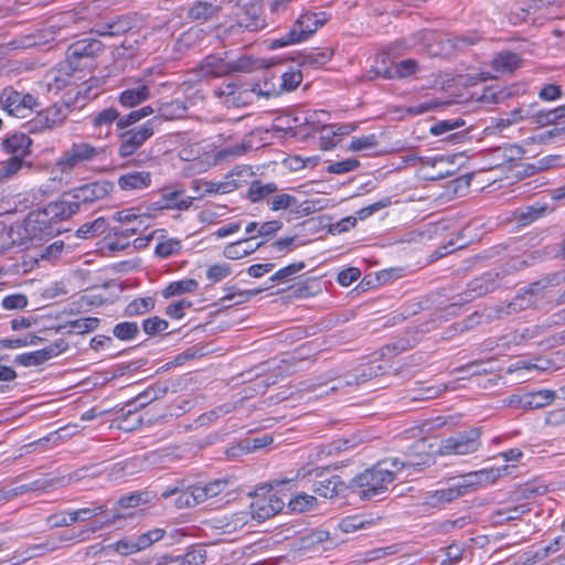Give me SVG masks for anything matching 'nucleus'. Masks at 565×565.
<instances>
[{
    "label": "nucleus",
    "instance_id": "69168bd1",
    "mask_svg": "<svg viewBox=\"0 0 565 565\" xmlns=\"http://www.w3.org/2000/svg\"><path fill=\"white\" fill-rule=\"evenodd\" d=\"M377 146V138L375 135H367L362 137H354L351 140L349 150L351 151H365L374 149Z\"/></svg>",
    "mask_w": 565,
    "mask_h": 565
},
{
    "label": "nucleus",
    "instance_id": "a211bd4d",
    "mask_svg": "<svg viewBox=\"0 0 565 565\" xmlns=\"http://www.w3.org/2000/svg\"><path fill=\"white\" fill-rule=\"evenodd\" d=\"M71 70H74V67L68 63L67 65L47 71L42 81L43 87L49 93L57 94L71 83Z\"/></svg>",
    "mask_w": 565,
    "mask_h": 565
},
{
    "label": "nucleus",
    "instance_id": "4468645a",
    "mask_svg": "<svg viewBox=\"0 0 565 565\" xmlns=\"http://www.w3.org/2000/svg\"><path fill=\"white\" fill-rule=\"evenodd\" d=\"M252 146L246 142H238L234 145H228L220 150H216L212 153V156H209L205 161L198 162V172L206 171L209 168L223 163L228 162L239 156H243L246 153Z\"/></svg>",
    "mask_w": 565,
    "mask_h": 565
},
{
    "label": "nucleus",
    "instance_id": "0eeeda50",
    "mask_svg": "<svg viewBox=\"0 0 565 565\" xmlns=\"http://www.w3.org/2000/svg\"><path fill=\"white\" fill-rule=\"evenodd\" d=\"M480 433L477 429L461 431L445 439L440 446L443 455H469L480 447Z\"/></svg>",
    "mask_w": 565,
    "mask_h": 565
},
{
    "label": "nucleus",
    "instance_id": "f257e3e1",
    "mask_svg": "<svg viewBox=\"0 0 565 565\" xmlns=\"http://www.w3.org/2000/svg\"><path fill=\"white\" fill-rule=\"evenodd\" d=\"M434 463L431 455L425 454L416 459L401 461L399 459L384 460L372 468L365 469L348 483L350 491L362 500H372L382 495L396 478V472L402 469L422 471Z\"/></svg>",
    "mask_w": 565,
    "mask_h": 565
},
{
    "label": "nucleus",
    "instance_id": "37998d69",
    "mask_svg": "<svg viewBox=\"0 0 565 565\" xmlns=\"http://www.w3.org/2000/svg\"><path fill=\"white\" fill-rule=\"evenodd\" d=\"M183 190H173L169 192H164L162 198L166 204V207L177 209V210H188L194 198L193 196H184Z\"/></svg>",
    "mask_w": 565,
    "mask_h": 565
},
{
    "label": "nucleus",
    "instance_id": "603ef678",
    "mask_svg": "<svg viewBox=\"0 0 565 565\" xmlns=\"http://www.w3.org/2000/svg\"><path fill=\"white\" fill-rule=\"evenodd\" d=\"M99 324V319L95 317H85L76 320H72L65 324L64 328L68 327V332H76L83 334L86 332L94 331Z\"/></svg>",
    "mask_w": 565,
    "mask_h": 565
},
{
    "label": "nucleus",
    "instance_id": "2eb2a0df",
    "mask_svg": "<svg viewBox=\"0 0 565 565\" xmlns=\"http://www.w3.org/2000/svg\"><path fill=\"white\" fill-rule=\"evenodd\" d=\"M104 44L96 39H83L74 42L67 47L66 56L68 63L75 68L77 61L84 57H94L104 51Z\"/></svg>",
    "mask_w": 565,
    "mask_h": 565
},
{
    "label": "nucleus",
    "instance_id": "c03bdc74",
    "mask_svg": "<svg viewBox=\"0 0 565 565\" xmlns=\"http://www.w3.org/2000/svg\"><path fill=\"white\" fill-rule=\"evenodd\" d=\"M277 191V185L274 182L262 183L258 180H255L250 183L247 198L250 202L256 203L267 198L268 195L275 193Z\"/></svg>",
    "mask_w": 565,
    "mask_h": 565
},
{
    "label": "nucleus",
    "instance_id": "e2e57ef3",
    "mask_svg": "<svg viewBox=\"0 0 565 565\" xmlns=\"http://www.w3.org/2000/svg\"><path fill=\"white\" fill-rule=\"evenodd\" d=\"M250 518V511H239L228 516H225L226 522L224 523L223 526L227 532H234L246 525Z\"/></svg>",
    "mask_w": 565,
    "mask_h": 565
},
{
    "label": "nucleus",
    "instance_id": "a18cd8bd",
    "mask_svg": "<svg viewBox=\"0 0 565 565\" xmlns=\"http://www.w3.org/2000/svg\"><path fill=\"white\" fill-rule=\"evenodd\" d=\"M202 71L205 75L222 76L231 71V67L222 58L210 55L202 62Z\"/></svg>",
    "mask_w": 565,
    "mask_h": 565
},
{
    "label": "nucleus",
    "instance_id": "bf43d9fd",
    "mask_svg": "<svg viewBox=\"0 0 565 565\" xmlns=\"http://www.w3.org/2000/svg\"><path fill=\"white\" fill-rule=\"evenodd\" d=\"M231 274L232 267L226 263L212 265L205 271L206 279L212 284L224 280Z\"/></svg>",
    "mask_w": 565,
    "mask_h": 565
},
{
    "label": "nucleus",
    "instance_id": "ea45409f",
    "mask_svg": "<svg viewBox=\"0 0 565 565\" xmlns=\"http://www.w3.org/2000/svg\"><path fill=\"white\" fill-rule=\"evenodd\" d=\"M318 500L315 495H310L306 492H299L292 497L287 507L290 511L297 513H305L312 511L317 508Z\"/></svg>",
    "mask_w": 565,
    "mask_h": 565
},
{
    "label": "nucleus",
    "instance_id": "4d7b16f0",
    "mask_svg": "<svg viewBox=\"0 0 565 565\" xmlns=\"http://www.w3.org/2000/svg\"><path fill=\"white\" fill-rule=\"evenodd\" d=\"M252 15L249 17L246 13L245 17L241 18L238 21V28L247 30V31H258L265 28V20L260 18L258 13V8L256 6L252 7Z\"/></svg>",
    "mask_w": 565,
    "mask_h": 565
},
{
    "label": "nucleus",
    "instance_id": "1a4fd4ad",
    "mask_svg": "<svg viewBox=\"0 0 565 565\" xmlns=\"http://www.w3.org/2000/svg\"><path fill=\"white\" fill-rule=\"evenodd\" d=\"M113 189L111 182L103 180L75 188L70 191V194L79 210L82 205H89L105 199Z\"/></svg>",
    "mask_w": 565,
    "mask_h": 565
},
{
    "label": "nucleus",
    "instance_id": "393cba45",
    "mask_svg": "<svg viewBox=\"0 0 565 565\" xmlns=\"http://www.w3.org/2000/svg\"><path fill=\"white\" fill-rule=\"evenodd\" d=\"M151 174L148 171H132L118 178V185L124 191H140L149 188Z\"/></svg>",
    "mask_w": 565,
    "mask_h": 565
},
{
    "label": "nucleus",
    "instance_id": "13d9d810",
    "mask_svg": "<svg viewBox=\"0 0 565 565\" xmlns=\"http://www.w3.org/2000/svg\"><path fill=\"white\" fill-rule=\"evenodd\" d=\"M154 306L152 298H139L132 300L125 309V315L128 317L143 315L150 311Z\"/></svg>",
    "mask_w": 565,
    "mask_h": 565
},
{
    "label": "nucleus",
    "instance_id": "9b49d317",
    "mask_svg": "<svg viewBox=\"0 0 565 565\" xmlns=\"http://www.w3.org/2000/svg\"><path fill=\"white\" fill-rule=\"evenodd\" d=\"M67 348V342L60 339L44 349L17 355L14 363L25 367L38 366L66 351Z\"/></svg>",
    "mask_w": 565,
    "mask_h": 565
},
{
    "label": "nucleus",
    "instance_id": "f704fd0d",
    "mask_svg": "<svg viewBox=\"0 0 565 565\" xmlns=\"http://www.w3.org/2000/svg\"><path fill=\"white\" fill-rule=\"evenodd\" d=\"M533 110H534V104L522 105L518 108H514L499 119L498 127L505 128V127H509L513 124H518L525 119L532 120Z\"/></svg>",
    "mask_w": 565,
    "mask_h": 565
},
{
    "label": "nucleus",
    "instance_id": "c85d7f7f",
    "mask_svg": "<svg viewBox=\"0 0 565 565\" xmlns=\"http://www.w3.org/2000/svg\"><path fill=\"white\" fill-rule=\"evenodd\" d=\"M119 111L114 107L104 108L92 117L93 127L98 130L99 135L106 136L110 132L114 122L118 121Z\"/></svg>",
    "mask_w": 565,
    "mask_h": 565
},
{
    "label": "nucleus",
    "instance_id": "338daca9",
    "mask_svg": "<svg viewBox=\"0 0 565 565\" xmlns=\"http://www.w3.org/2000/svg\"><path fill=\"white\" fill-rule=\"evenodd\" d=\"M138 332L139 328L136 322H121L114 328V335L125 341L135 339Z\"/></svg>",
    "mask_w": 565,
    "mask_h": 565
},
{
    "label": "nucleus",
    "instance_id": "423d86ee",
    "mask_svg": "<svg viewBox=\"0 0 565 565\" xmlns=\"http://www.w3.org/2000/svg\"><path fill=\"white\" fill-rule=\"evenodd\" d=\"M72 108L67 103H55L44 110L38 111L36 116L26 124L29 132H41L60 127L67 119Z\"/></svg>",
    "mask_w": 565,
    "mask_h": 565
},
{
    "label": "nucleus",
    "instance_id": "473e14b6",
    "mask_svg": "<svg viewBox=\"0 0 565 565\" xmlns=\"http://www.w3.org/2000/svg\"><path fill=\"white\" fill-rule=\"evenodd\" d=\"M308 38H309L308 33L306 32V30L302 26H300L299 19H297L296 22L294 23V25L290 28V30L286 34L279 36L278 39H275L271 42V47L273 49L284 47L287 45L302 42V41L307 40Z\"/></svg>",
    "mask_w": 565,
    "mask_h": 565
},
{
    "label": "nucleus",
    "instance_id": "09e8293b",
    "mask_svg": "<svg viewBox=\"0 0 565 565\" xmlns=\"http://www.w3.org/2000/svg\"><path fill=\"white\" fill-rule=\"evenodd\" d=\"M305 268V263L302 262H299V263H292L279 270H277L270 278L269 280L273 282L270 286V288L275 285V284H281V282H288L289 280H291V278L297 274L299 273L301 269Z\"/></svg>",
    "mask_w": 565,
    "mask_h": 565
},
{
    "label": "nucleus",
    "instance_id": "49530a36",
    "mask_svg": "<svg viewBox=\"0 0 565 565\" xmlns=\"http://www.w3.org/2000/svg\"><path fill=\"white\" fill-rule=\"evenodd\" d=\"M532 4L529 6L527 10V17L530 18L531 14H535L539 12L537 19L544 18V19H555L558 18V14L556 12L557 8L552 2H544V0H532ZM533 21L536 20V18L532 19Z\"/></svg>",
    "mask_w": 565,
    "mask_h": 565
},
{
    "label": "nucleus",
    "instance_id": "f8f14e48",
    "mask_svg": "<svg viewBox=\"0 0 565 565\" xmlns=\"http://www.w3.org/2000/svg\"><path fill=\"white\" fill-rule=\"evenodd\" d=\"M508 467L481 469L466 473L457 479L462 490L463 495L478 487H483L493 483L502 475V470L505 471Z\"/></svg>",
    "mask_w": 565,
    "mask_h": 565
},
{
    "label": "nucleus",
    "instance_id": "0e129e2a",
    "mask_svg": "<svg viewBox=\"0 0 565 565\" xmlns=\"http://www.w3.org/2000/svg\"><path fill=\"white\" fill-rule=\"evenodd\" d=\"M564 544H565V536L555 537L553 542H551L550 544H547L543 547H540L539 550L535 551V553L533 555L532 563L542 561V559L548 557L550 555L558 552L561 546H563Z\"/></svg>",
    "mask_w": 565,
    "mask_h": 565
},
{
    "label": "nucleus",
    "instance_id": "79ce46f5",
    "mask_svg": "<svg viewBox=\"0 0 565 565\" xmlns=\"http://www.w3.org/2000/svg\"><path fill=\"white\" fill-rule=\"evenodd\" d=\"M352 446L353 444L349 439L332 440L331 443L318 446L316 454L310 455V457L321 460L326 457L350 449Z\"/></svg>",
    "mask_w": 565,
    "mask_h": 565
},
{
    "label": "nucleus",
    "instance_id": "864d4df0",
    "mask_svg": "<svg viewBox=\"0 0 565 565\" xmlns=\"http://www.w3.org/2000/svg\"><path fill=\"white\" fill-rule=\"evenodd\" d=\"M300 26H302L308 35H312L319 26L327 21L324 13H303L299 18Z\"/></svg>",
    "mask_w": 565,
    "mask_h": 565
},
{
    "label": "nucleus",
    "instance_id": "ddd939ff",
    "mask_svg": "<svg viewBox=\"0 0 565 565\" xmlns=\"http://www.w3.org/2000/svg\"><path fill=\"white\" fill-rule=\"evenodd\" d=\"M285 507L284 500L278 498L276 494H268L264 497H256L250 503V515L252 519L263 522L275 516Z\"/></svg>",
    "mask_w": 565,
    "mask_h": 565
},
{
    "label": "nucleus",
    "instance_id": "aec40b11",
    "mask_svg": "<svg viewBox=\"0 0 565 565\" xmlns=\"http://www.w3.org/2000/svg\"><path fill=\"white\" fill-rule=\"evenodd\" d=\"M114 218L119 223L126 224L125 232L131 235L148 226L150 215L146 213L140 214L136 209H127L116 212Z\"/></svg>",
    "mask_w": 565,
    "mask_h": 565
},
{
    "label": "nucleus",
    "instance_id": "de8ad7c7",
    "mask_svg": "<svg viewBox=\"0 0 565 565\" xmlns=\"http://www.w3.org/2000/svg\"><path fill=\"white\" fill-rule=\"evenodd\" d=\"M107 223L104 217H98L93 222L83 224L77 230V236L81 238H92L105 233Z\"/></svg>",
    "mask_w": 565,
    "mask_h": 565
},
{
    "label": "nucleus",
    "instance_id": "774afa93",
    "mask_svg": "<svg viewBox=\"0 0 565 565\" xmlns=\"http://www.w3.org/2000/svg\"><path fill=\"white\" fill-rule=\"evenodd\" d=\"M23 166V160L19 157H12L0 163V180L10 179L15 175Z\"/></svg>",
    "mask_w": 565,
    "mask_h": 565
},
{
    "label": "nucleus",
    "instance_id": "e433bc0d",
    "mask_svg": "<svg viewBox=\"0 0 565 565\" xmlns=\"http://www.w3.org/2000/svg\"><path fill=\"white\" fill-rule=\"evenodd\" d=\"M199 288V282L193 278H185L170 282L163 290L164 298H172L184 294H194Z\"/></svg>",
    "mask_w": 565,
    "mask_h": 565
},
{
    "label": "nucleus",
    "instance_id": "39448f33",
    "mask_svg": "<svg viewBox=\"0 0 565 565\" xmlns=\"http://www.w3.org/2000/svg\"><path fill=\"white\" fill-rule=\"evenodd\" d=\"M0 105L8 115L17 118H26L41 107V103L32 94L19 92L12 87L2 90Z\"/></svg>",
    "mask_w": 565,
    "mask_h": 565
},
{
    "label": "nucleus",
    "instance_id": "58836bf2",
    "mask_svg": "<svg viewBox=\"0 0 565 565\" xmlns=\"http://www.w3.org/2000/svg\"><path fill=\"white\" fill-rule=\"evenodd\" d=\"M249 238L239 239L237 242L227 244L223 249V255L227 259H241L249 254H252L255 249L259 248L263 243H258L255 247L247 246Z\"/></svg>",
    "mask_w": 565,
    "mask_h": 565
},
{
    "label": "nucleus",
    "instance_id": "20e7f679",
    "mask_svg": "<svg viewBox=\"0 0 565 565\" xmlns=\"http://www.w3.org/2000/svg\"><path fill=\"white\" fill-rule=\"evenodd\" d=\"M78 212L77 205L72 199L70 192L55 202L49 203L42 210L30 213L26 218V227L33 224H46L50 222L65 221Z\"/></svg>",
    "mask_w": 565,
    "mask_h": 565
},
{
    "label": "nucleus",
    "instance_id": "412c9836",
    "mask_svg": "<svg viewBox=\"0 0 565 565\" xmlns=\"http://www.w3.org/2000/svg\"><path fill=\"white\" fill-rule=\"evenodd\" d=\"M532 121L542 127L554 125L557 127L556 130L565 131V104L550 110L537 109V105L534 104Z\"/></svg>",
    "mask_w": 565,
    "mask_h": 565
},
{
    "label": "nucleus",
    "instance_id": "a878e982",
    "mask_svg": "<svg viewBox=\"0 0 565 565\" xmlns=\"http://www.w3.org/2000/svg\"><path fill=\"white\" fill-rule=\"evenodd\" d=\"M135 25V20L129 15H121L111 22L98 25L95 32L100 36H117L129 31Z\"/></svg>",
    "mask_w": 565,
    "mask_h": 565
},
{
    "label": "nucleus",
    "instance_id": "2f4dec72",
    "mask_svg": "<svg viewBox=\"0 0 565 565\" xmlns=\"http://www.w3.org/2000/svg\"><path fill=\"white\" fill-rule=\"evenodd\" d=\"M312 473V470L302 467L298 469L291 477L273 479L268 486L270 489L280 490L284 488L291 489L298 486H303L302 482Z\"/></svg>",
    "mask_w": 565,
    "mask_h": 565
},
{
    "label": "nucleus",
    "instance_id": "3c124183",
    "mask_svg": "<svg viewBox=\"0 0 565 565\" xmlns=\"http://www.w3.org/2000/svg\"><path fill=\"white\" fill-rule=\"evenodd\" d=\"M270 286H265L256 289L248 290H233L225 295L222 300L223 301H233L234 305H242L249 301L253 297L259 295L264 290H268Z\"/></svg>",
    "mask_w": 565,
    "mask_h": 565
},
{
    "label": "nucleus",
    "instance_id": "7c9ffc66",
    "mask_svg": "<svg viewBox=\"0 0 565 565\" xmlns=\"http://www.w3.org/2000/svg\"><path fill=\"white\" fill-rule=\"evenodd\" d=\"M253 172L247 166H238L231 170L223 179L226 193H230L248 183Z\"/></svg>",
    "mask_w": 565,
    "mask_h": 565
},
{
    "label": "nucleus",
    "instance_id": "cd10ccee",
    "mask_svg": "<svg viewBox=\"0 0 565 565\" xmlns=\"http://www.w3.org/2000/svg\"><path fill=\"white\" fill-rule=\"evenodd\" d=\"M31 139L25 134H14L3 140L2 145L7 152L12 157H23L30 152Z\"/></svg>",
    "mask_w": 565,
    "mask_h": 565
},
{
    "label": "nucleus",
    "instance_id": "bb28decb",
    "mask_svg": "<svg viewBox=\"0 0 565 565\" xmlns=\"http://www.w3.org/2000/svg\"><path fill=\"white\" fill-rule=\"evenodd\" d=\"M335 545L330 533L324 530H315L301 537V546L308 550H329Z\"/></svg>",
    "mask_w": 565,
    "mask_h": 565
},
{
    "label": "nucleus",
    "instance_id": "72a5a7b5",
    "mask_svg": "<svg viewBox=\"0 0 565 565\" xmlns=\"http://www.w3.org/2000/svg\"><path fill=\"white\" fill-rule=\"evenodd\" d=\"M73 25L78 26L79 29L87 28V17L81 14L79 12H65L57 19L53 20L50 26L61 31L62 29H71Z\"/></svg>",
    "mask_w": 565,
    "mask_h": 565
},
{
    "label": "nucleus",
    "instance_id": "680f3d73",
    "mask_svg": "<svg viewBox=\"0 0 565 565\" xmlns=\"http://www.w3.org/2000/svg\"><path fill=\"white\" fill-rule=\"evenodd\" d=\"M177 558L180 565H201L206 559V552L202 547H193Z\"/></svg>",
    "mask_w": 565,
    "mask_h": 565
},
{
    "label": "nucleus",
    "instance_id": "5fc2aeb1",
    "mask_svg": "<svg viewBox=\"0 0 565 565\" xmlns=\"http://www.w3.org/2000/svg\"><path fill=\"white\" fill-rule=\"evenodd\" d=\"M216 11L217 6L199 1L190 8L189 15L194 20L206 21L212 18Z\"/></svg>",
    "mask_w": 565,
    "mask_h": 565
},
{
    "label": "nucleus",
    "instance_id": "6ab92c4d",
    "mask_svg": "<svg viewBox=\"0 0 565 565\" xmlns=\"http://www.w3.org/2000/svg\"><path fill=\"white\" fill-rule=\"evenodd\" d=\"M162 498H170L177 495L175 507L178 509L192 508L201 503L200 497L196 495V486L193 487H167L162 493Z\"/></svg>",
    "mask_w": 565,
    "mask_h": 565
},
{
    "label": "nucleus",
    "instance_id": "7ed1b4c3",
    "mask_svg": "<svg viewBox=\"0 0 565 565\" xmlns=\"http://www.w3.org/2000/svg\"><path fill=\"white\" fill-rule=\"evenodd\" d=\"M103 148L81 141L73 142L56 161V167L62 173H71L74 169L93 162L104 154Z\"/></svg>",
    "mask_w": 565,
    "mask_h": 565
},
{
    "label": "nucleus",
    "instance_id": "8fccbe9b",
    "mask_svg": "<svg viewBox=\"0 0 565 565\" xmlns=\"http://www.w3.org/2000/svg\"><path fill=\"white\" fill-rule=\"evenodd\" d=\"M192 188L200 194H225L226 189L224 185V181L213 182V181H204V180H194L192 182Z\"/></svg>",
    "mask_w": 565,
    "mask_h": 565
},
{
    "label": "nucleus",
    "instance_id": "c756f323",
    "mask_svg": "<svg viewBox=\"0 0 565 565\" xmlns=\"http://www.w3.org/2000/svg\"><path fill=\"white\" fill-rule=\"evenodd\" d=\"M157 111L158 115L153 117L156 120L159 118L163 120H175L185 117L188 106L184 102L175 99L160 104Z\"/></svg>",
    "mask_w": 565,
    "mask_h": 565
},
{
    "label": "nucleus",
    "instance_id": "9d476101",
    "mask_svg": "<svg viewBox=\"0 0 565 565\" xmlns=\"http://www.w3.org/2000/svg\"><path fill=\"white\" fill-rule=\"evenodd\" d=\"M388 56L382 54L376 58L375 65L370 71L374 74L370 78L383 77L387 79L406 77L414 74L417 70V64L414 60H404L393 66L387 65Z\"/></svg>",
    "mask_w": 565,
    "mask_h": 565
},
{
    "label": "nucleus",
    "instance_id": "a19ab883",
    "mask_svg": "<svg viewBox=\"0 0 565 565\" xmlns=\"http://www.w3.org/2000/svg\"><path fill=\"white\" fill-rule=\"evenodd\" d=\"M228 482L225 479H216L205 484L196 486V495L200 497L201 503L210 498H214L223 493L227 489Z\"/></svg>",
    "mask_w": 565,
    "mask_h": 565
},
{
    "label": "nucleus",
    "instance_id": "6e6d98bb",
    "mask_svg": "<svg viewBox=\"0 0 565 565\" xmlns=\"http://www.w3.org/2000/svg\"><path fill=\"white\" fill-rule=\"evenodd\" d=\"M181 250V242L177 238H168L159 242L154 248V253L159 258H168L179 254Z\"/></svg>",
    "mask_w": 565,
    "mask_h": 565
},
{
    "label": "nucleus",
    "instance_id": "5701e85b",
    "mask_svg": "<svg viewBox=\"0 0 565 565\" xmlns=\"http://www.w3.org/2000/svg\"><path fill=\"white\" fill-rule=\"evenodd\" d=\"M151 97V88L146 83L128 87L118 96L119 104L125 108L136 107Z\"/></svg>",
    "mask_w": 565,
    "mask_h": 565
},
{
    "label": "nucleus",
    "instance_id": "b1692460",
    "mask_svg": "<svg viewBox=\"0 0 565 565\" xmlns=\"http://www.w3.org/2000/svg\"><path fill=\"white\" fill-rule=\"evenodd\" d=\"M500 278L498 273H486L471 280L468 285V297L476 298L487 295L498 288Z\"/></svg>",
    "mask_w": 565,
    "mask_h": 565
},
{
    "label": "nucleus",
    "instance_id": "f3484780",
    "mask_svg": "<svg viewBox=\"0 0 565 565\" xmlns=\"http://www.w3.org/2000/svg\"><path fill=\"white\" fill-rule=\"evenodd\" d=\"M312 491L322 498L333 499L343 495L347 490H350L340 476H332L330 478L315 480L311 484Z\"/></svg>",
    "mask_w": 565,
    "mask_h": 565
},
{
    "label": "nucleus",
    "instance_id": "4be33fe9",
    "mask_svg": "<svg viewBox=\"0 0 565 565\" xmlns=\"http://www.w3.org/2000/svg\"><path fill=\"white\" fill-rule=\"evenodd\" d=\"M462 495L463 493L460 489V484L457 480H454L447 488L427 492L424 497V503L429 507H439Z\"/></svg>",
    "mask_w": 565,
    "mask_h": 565
},
{
    "label": "nucleus",
    "instance_id": "6e6552de",
    "mask_svg": "<svg viewBox=\"0 0 565 565\" xmlns=\"http://www.w3.org/2000/svg\"><path fill=\"white\" fill-rule=\"evenodd\" d=\"M154 121L156 118H152L137 128L122 132L120 135L118 154L121 158H127L134 154L153 135Z\"/></svg>",
    "mask_w": 565,
    "mask_h": 565
},
{
    "label": "nucleus",
    "instance_id": "c9c22d12",
    "mask_svg": "<svg viewBox=\"0 0 565 565\" xmlns=\"http://www.w3.org/2000/svg\"><path fill=\"white\" fill-rule=\"evenodd\" d=\"M555 398V392L551 390H541L526 394L523 397L524 409H536L550 405Z\"/></svg>",
    "mask_w": 565,
    "mask_h": 565
},
{
    "label": "nucleus",
    "instance_id": "f03ea898",
    "mask_svg": "<svg viewBox=\"0 0 565 565\" xmlns=\"http://www.w3.org/2000/svg\"><path fill=\"white\" fill-rule=\"evenodd\" d=\"M276 93L277 92L275 89L273 92H263L258 84L243 85L236 81L224 83L214 89V96L222 99V103L226 107L235 108L252 104L255 97H258L259 95L270 96Z\"/></svg>",
    "mask_w": 565,
    "mask_h": 565
},
{
    "label": "nucleus",
    "instance_id": "052dcab7",
    "mask_svg": "<svg viewBox=\"0 0 565 565\" xmlns=\"http://www.w3.org/2000/svg\"><path fill=\"white\" fill-rule=\"evenodd\" d=\"M462 126H465V120H462L460 118L445 119V120H440V121L434 124L429 128V131L434 136H441V135L448 134L455 129L461 128Z\"/></svg>",
    "mask_w": 565,
    "mask_h": 565
},
{
    "label": "nucleus",
    "instance_id": "4c0bfd02",
    "mask_svg": "<svg viewBox=\"0 0 565 565\" xmlns=\"http://www.w3.org/2000/svg\"><path fill=\"white\" fill-rule=\"evenodd\" d=\"M520 64V56L509 51L498 53L492 61V67L499 73H511L516 70Z\"/></svg>",
    "mask_w": 565,
    "mask_h": 565
},
{
    "label": "nucleus",
    "instance_id": "dca6fc26",
    "mask_svg": "<svg viewBox=\"0 0 565 565\" xmlns=\"http://www.w3.org/2000/svg\"><path fill=\"white\" fill-rule=\"evenodd\" d=\"M544 288L545 285L540 281L531 284L522 294H519L507 305L504 313L510 316L535 305L536 301L543 297L542 291Z\"/></svg>",
    "mask_w": 565,
    "mask_h": 565
}]
</instances>
